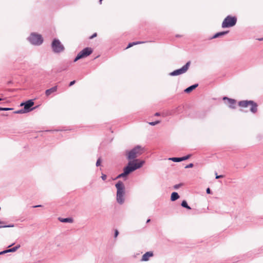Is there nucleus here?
<instances>
[{"mask_svg":"<svg viewBox=\"0 0 263 263\" xmlns=\"http://www.w3.org/2000/svg\"><path fill=\"white\" fill-rule=\"evenodd\" d=\"M42 205H36L32 206L33 208H39V207H42Z\"/></svg>","mask_w":263,"mask_h":263,"instance_id":"nucleus-40","label":"nucleus"},{"mask_svg":"<svg viewBox=\"0 0 263 263\" xmlns=\"http://www.w3.org/2000/svg\"><path fill=\"white\" fill-rule=\"evenodd\" d=\"M14 227V224H9V225H5L0 226V228H12Z\"/></svg>","mask_w":263,"mask_h":263,"instance_id":"nucleus-28","label":"nucleus"},{"mask_svg":"<svg viewBox=\"0 0 263 263\" xmlns=\"http://www.w3.org/2000/svg\"><path fill=\"white\" fill-rule=\"evenodd\" d=\"M135 161H128L127 165L123 168V173L118 175L116 179L126 178L132 172L142 167V162L137 163Z\"/></svg>","mask_w":263,"mask_h":263,"instance_id":"nucleus-2","label":"nucleus"},{"mask_svg":"<svg viewBox=\"0 0 263 263\" xmlns=\"http://www.w3.org/2000/svg\"><path fill=\"white\" fill-rule=\"evenodd\" d=\"M27 40L31 44L35 46H40L43 43L42 35L35 32L31 33L27 37Z\"/></svg>","mask_w":263,"mask_h":263,"instance_id":"nucleus-4","label":"nucleus"},{"mask_svg":"<svg viewBox=\"0 0 263 263\" xmlns=\"http://www.w3.org/2000/svg\"><path fill=\"white\" fill-rule=\"evenodd\" d=\"M14 113L17 114H22L27 113V112L25 110H24V108H23L21 109H20V110L14 111Z\"/></svg>","mask_w":263,"mask_h":263,"instance_id":"nucleus-21","label":"nucleus"},{"mask_svg":"<svg viewBox=\"0 0 263 263\" xmlns=\"http://www.w3.org/2000/svg\"><path fill=\"white\" fill-rule=\"evenodd\" d=\"M34 103L33 100L31 99L25 102H22L21 104V106H24V110L27 112H29L35 108V107H32Z\"/></svg>","mask_w":263,"mask_h":263,"instance_id":"nucleus-10","label":"nucleus"},{"mask_svg":"<svg viewBox=\"0 0 263 263\" xmlns=\"http://www.w3.org/2000/svg\"><path fill=\"white\" fill-rule=\"evenodd\" d=\"M2 100V99L0 98V101Z\"/></svg>","mask_w":263,"mask_h":263,"instance_id":"nucleus-48","label":"nucleus"},{"mask_svg":"<svg viewBox=\"0 0 263 263\" xmlns=\"http://www.w3.org/2000/svg\"><path fill=\"white\" fill-rule=\"evenodd\" d=\"M169 160L175 162H179L181 161V157H172L169 158Z\"/></svg>","mask_w":263,"mask_h":263,"instance_id":"nucleus-20","label":"nucleus"},{"mask_svg":"<svg viewBox=\"0 0 263 263\" xmlns=\"http://www.w3.org/2000/svg\"><path fill=\"white\" fill-rule=\"evenodd\" d=\"M206 192L207 194H210L211 193V190L209 187L207 188L206 190Z\"/></svg>","mask_w":263,"mask_h":263,"instance_id":"nucleus-36","label":"nucleus"},{"mask_svg":"<svg viewBox=\"0 0 263 263\" xmlns=\"http://www.w3.org/2000/svg\"><path fill=\"white\" fill-rule=\"evenodd\" d=\"M97 33H95L94 34H93L90 37V39H93V37H96L97 36Z\"/></svg>","mask_w":263,"mask_h":263,"instance_id":"nucleus-39","label":"nucleus"},{"mask_svg":"<svg viewBox=\"0 0 263 263\" xmlns=\"http://www.w3.org/2000/svg\"><path fill=\"white\" fill-rule=\"evenodd\" d=\"M182 110V108L180 106H178L172 110V112L171 113V115L175 114H179Z\"/></svg>","mask_w":263,"mask_h":263,"instance_id":"nucleus-19","label":"nucleus"},{"mask_svg":"<svg viewBox=\"0 0 263 263\" xmlns=\"http://www.w3.org/2000/svg\"><path fill=\"white\" fill-rule=\"evenodd\" d=\"M12 108H9V107H0V111H8V110H12Z\"/></svg>","mask_w":263,"mask_h":263,"instance_id":"nucleus-23","label":"nucleus"},{"mask_svg":"<svg viewBox=\"0 0 263 263\" xmlns=\"http://www.w3.org/2000/svg\"><path fill=\"white\" fill-rule=\"evenodd\" d=\"M92 49L90 47L84 48L77 54L74 58L73 62H76L80 59L87 57L92 53Z\"/></svg>","mask_w":263,"mask_h":263,"instance_id":"nucleus-8","label":"nucleus"},{"mask_svg":"<svg viewBox=\"0 0 263 263\" xmlns=\"http://www.w3.org/2000/svg\"><path fill=\"white\" fill-rule=\"evenodd\" d=\"M179 195L177 192H173L171 196V200L172 201H176L179 198Z\"/></svg>","mask_w":263,"mask_h":263,"instance_id":"nucleus-17","label":"nucleus"},{"mask_svg":"<svg viewBox=\"0 0 263 263\" xmlns=\"http://www.w3.org/2000/svg\"><path fill=\"white\" fill-rule=\"evenodd\" d=\"M236 23L237 17L236 16L228 15L224 19L221 26L223 28L232 27L235 26Z\"/></svg>","mask_w":263,"mask_h":263,"instance_id":"nucleus-7","label":"nucleus"},{"mask_svg":"<svg viewBox=\"0 0 263 263\" xmlns=\"http://www.w3.org/2000/svg\"><path fill=\"white\" fill-rule=\"evenodd\" d=\"M223 100L224 101H228V104L230 108L235 109L236 108V101L235 99L229 98L227 97H224Z\"/></svg>","mask_w":263,"mask_h":263,"instance_id":"nucleus-11","label":"nucleus"},{"mask_svg":"<svg viewBox=\"0 0 263 263\" xmlns=\"http://www.w3.org/2000/svg\"><path fill=\"white\" fill-rule=\"evenodd\" d=\"M118 235H119V232L117 230H116L115 231V234H114L115 237H117Z\"/></svg>","mask_w":263,"mask_h":263,"instance_id":"nucleus-33","label":"nucleus"},{"mask_svg":"<svg viewBox=\"0 0 263 263\" xmlns=\"http://www.w3.org/2000/svg\"><path fill=\"white\" fill-rule=\"evenodd\" d=\"M191 155L189 154L186 156L181 157V161L187 160L188 159H189L191 157Z\"/></svg>","mask_w":263,"mask_h":263,"instance_id":"nucleus-22","label":"nucleus"},{"mask_svg":"<svg viewBox=\"0 0 263 263\" xmlns=\"http://www.w3.org/2000/svg\"><path fill=\"white\" fill-rule=\"evenodd\" d=\"M6 253H7L6 250L0 252V255H3V254H6Z\"/></svg>","mask_w":263,"mask_h":263,"instance_id":"nucleus-37","label":"nucleus"},{"mask_svg":"<svg viewBox=\"0 0 263 263\" xmlns=\"http://www.w3.org/2000/svg\"><path fill=\"white\" fill-rule=\"evenodd\" d=\"M160 115V114L159 112H156L155 114V116H159Z\"/></svg>","mask_w":263,"mask_h":263,"instance_id":"nucleus-42","label":"nucleus"},{"mask_svg":"<svg viewBox=\"0 0 263 263\" xmlns=\"http://www.w3.org/2000/svg\"><path fill=\"white\" fill-rule=\"evenodd\" d=\"M215 175H216V179H219V178H222L223 177V176L222 175H218L217 173L216 172L215 173Z\"/></svg>","mask_w":263,"mask_h":263,"instance_id":"nucleus-30","label":"nucleus"},{"mask_svg":"<svg viewBox=\"0 0 263 263\" xmlns=\"http://www.w3.org/2000/svg\"><path fill=\"white\" fill-rule=\"evenodd\" d=\"M190 64H191V62L190 61L187 62L181 68L174 70L173 71L170 72L169 73V75L171 76H179V75L185 73L189 69Z\"/></svg>","mask_w":263,"mask_h":263,"instance_id":"nucleus-9","label":"nucleus"},{"mask_svg":"<svg viewBox=\"0 0 263 263\" xmlns=\"http://www.w3.org/2000/svg\"><path fill=\"white\" fill-rule=\"evenodd\" d=\"M143 43H144V42H132V44L133 45H138V44Z\"/></svg>","mask_w":263,"mask_h":263,"instance_id":"nucleus-32","label":"nucleus"},{"mask_svg":"<svg viewBox=\"0 0 263 263\" xmlns=\"http://www.w3.org/2000/svg\"><path fill=\"white\" fill-rule=\"evenodd\" d=\"M150 221H151V219H148L147 220V221H146V223H148V222H150Z\"/></svg>","mask_w":263,"mask_h":263,"instance_id":"nucleus-43","label":"nucleus"},{"mask_svg":"<svg viewBox=\"0 0 263 263\" xmlns=\"http://www.w3.org/2000/svg\"><path fill=\"white\" fill-rule=\"evenodd\" d=\"M143 152V148L140 145H137L132 149L126 151L125 152V156L126 159L129 161H135V163H137L142 162L143 165L145 163V161L144 160H140L138 159H136L142 154Z\"/></svg>","mask_w":263,"mask_h":263,"instance_id":"nucleus-1","label":"nucleus"},{"mask_svg":"<svg viewBox=\"0 0 263 263\" xmlns=\"http://www.w3.org/2000/svg\"><path fill=\"white\" fill-rule=\"evenodd\" d=\"M181 205L184 208H186L188 210H191V208L188 205L186 200H184L182 201L181 203Z\"/></svg>","mask_w":263,"mask_h":263,"instance_id":"nucleus-18","label":"nucleus"},{"mask_svg":"<svg viewBox=\"0 0 263 263\" xmlns=\"http://www.w3.org/2000/svg\"><path fill=\"white\" fill-rule=\"evenodd\" d=\"M58 87L57 86H55L52 87L50 89H48L45 91V95L47 97L49 96L52 93L56 92L57 91Z\"/></svg>","mask_w":263,"mask_h":263,"instance_id":"nucleus-13","label":"nucleus"},{"mask_svg":"<svg viewBox=\"0 0 263 263\" xmlns=\"http://www.w3.org/2000/svg\"><path fill=\"white\" fill-rule=\"evenodd\" d=\"M229 32V31H223L221 32H219L216 33H215L211 39H216L217 37H221L222 36H223L226 34H227Z\"/></svg>","mask_w":263,"mask_h":263,"instance_id":"nucleus-14","label":"nucleus"},{"mask_svg":"<svg viewBox=\"0 0 263 263\" xmlns=\"http://www.w3.org/2000/svg\"><path fill=\"white\" fill-rule=\"evenodd\" d=\"M3 223V221H2L0 220V224L1 223Z\"/></svg>","mask_w":263,"mask_h":263,"instance_id":"nucleus-47","label":"nucleus"},{"mask_svg":"<svg viewBox=\"0 0 263 263\" xmlns=\"http://www.w3.org/2000/svg\"><path fill=\"white\" fill-rule=\"evenodd\" d=\"M160 123V121L157 120L155 122H149L148 124L154 126Z\"/></svg>","mask_w":263,"mask_h":263,"instance_id":"nucleus-24","label":"nucleus"},{"mask_svg":"<svg viewBox=\"0 0 263 263\" xmlns=\"http://www.w3.org/2000/svg\"><path fill=\"white\" fill-rule=\"evenodd\" d=\"M117 189V201L120 204L124 202L125 186L121 181H119L116 184Z\"/></svg>","mask_w":263,"mask_h":263,"instance_id":"nucleus-3","label":"nucleus"},{"mask_svg":"<svg viewBox=\"0 0 263 263\" xmlns=\"http://www.w3.org/2000/svg\"><path fill=\"white\" fill-rule=\"evenodd\" d=\"M198 84H197H197H195L194 85H192L188 87L186 89H185L184 91L185 93H190L191 91H192L194 89L198 87Z\"/></svg>","mask_w":263,"mask_h":263,"instance_id":"nucleus-15","label":"nucleus"},{"mask_svg":"<svg viewBox=\"0 0 263 263\" xmlns=\"http://www.w3.org/2000/svg\"><path fill=\"white\" fill-rule=\"evenodd\" d=\"M102 1H103V0H99V4H102Z\"/></svg>","mask_w":263,"mask_h":263,"instance_id":"nucleus-45","label":"nucleus"},{"mask_svg":"<svg viewBox=\"0 0 263 263\" xmlns=\"http://www.w3.org/2000/svg\"><path fill=\"white\" fill-rule=\"evenodd\" d=\"M6 251L7 252V253H10V252H13L11 249H7L6 250Z\"/></svg>","mask_w":263,"mask_h":263,"instance_id":"nucleus-41","label":"nucleus"},{"mask_svg":"<svg viewBox=\"0 0 263 263\" xmlns=\"http://www.w3.org/2000/svg\"><path fill=\"white\" fill-rule=\"evenodd\" d=\"M67 69V67H62L60 69V71H65V70H66Z\"/></svg>","mask_w":263,"mask_h":263,"instance_id":"nucleus-35","label":"nucleus"},{"mask_svg":"<svg viewBox=\"0 0 263 263\" xmlns=\"http://www.w3.org/2000/svg\"><path fill=\"white\" fill-rule=\"evenodd\" d=\"M58 219L60 222H63V223H67V222L72 223L73 222V219L72 218H70V217L65 218L59 217L58 218Z\"/></svg>","mask_w":263,"mask_h":263,"instance_id":"nucleus-16","label":"nucleus"},{"mask_svg":"<svg viewBox=\"0 0 263 263\" xmlns=\"http://www.w3.org/2000/svg\"><path fill=\"white\" fill-rule=\"evenodd\" d=\"M107 176L105 174H102L101 178L103 180H105L106 179Z\"/></svg>","mask_w":263,"mask_h":263,"instance_id":"nucleus-31","label":"nucleus"},{"mask_svg":"<svg viewBox=\"0 0 263 263\" xmlns=\"http://www.w3.org/2000/svg\"><path fill=\"white\" fill-rule=\"evenodd\" d=\"M21 246L20 245H17V246H15L13 248H11L12 251L14 252H15L17 249H18L20 248Z\"/></svg>","mask_w":263,"mask_h":263,"instance_id":"nucleus-27","label":"nucleus"},{"mask_svg":"<svg viewBox=\"0 0 263 263\" xmlns=\"http://www.w3.org/2000/svg\"><path fill=\"white\" fill-rule=\"evenodd\" d=\"M238 105L241 107H247L251 105L250 111L255 114L257 111V104L252 100H242L238 102Z\"/></svg>","mask_w":263,"mask_h":263,"instance_id":"nucleus-5","label":"nucleus"},{"mask_svg":"<svg viewBox=\"0 0 263 263\" xmlns=\"http://www.w3.org/2000/svg\"><path fill=\"white\" fill-rule=\"evenodd\" d=\"M133 46V45L132 44V43H130L128 44L126 48H130L132 47V46Z\"/></svg>","mask_w":263,"mask_h":263,"instance_id":"nucleus-38","label":"nucleus"},{"mask_svg":"<svg viewBox=\"0 0 263 263\" xmlns=\"http://www.w3.org/2000/svg\"><path fill=\"white\" fill-rule=\"evenodd\" d=\"M101 162H102V160H101V158L100 157L97 160L96 164V166H100Z\"/></svg>","mask_w":263,"mask_h":263,"instance_id":"nucleus-25","label":"nucleus"},{"mask_svg":"<svg viewBox=\"0 0 263 263\" xmlns=\"http://www.w3.org/2000/svg\"><path fill=\"white\" fill-rule=\"evenodd\" d=\"M13 245H14V243H12L11 245H9L8 246V247H10L12 246Z\"/></svg>","mask_w":263,"mask_h":263,"instance_id":"nucleus-46","label":"nucleus"},{"mask_svg":"<svg viewBox=\"0 0 263 263\" xmlns=\"http://www.w3.org/2000/svg\"><path fill=\"white\" fill-rule=\"evenodd\" d=\"M193 166H194L193 163H190V164H189L188 165H186V166H185V168H192V167H193Z\"/></svg>","mask_w":263,"mask_h":263,"instance_id":"nucleus-29","label":"nucleus"},{"mask_svg":"<svg viewBox=\"0 0 263 263\" xmlns=\"http://www.w3.org/2000/svg\"><path fill=\"white\" fill-rule=\"evenodd\" d=\"M257 40H259V41H263V37L260 38V39H258Z\"/></svg>","mask_w":263,"mask_h":263,"instance_id":"nucleus-44","label":"nucleus"},{"mask_svg":"<svg viewBox=\"0 0 263 263\" xmlns=\"http://www.w3.org/2000/svg\"><path fill=\"white\" fill-rule=\"evenodd\" d=\"M183 185V183H181L179 184H175L173 187L175 190L178 189L180 187L182 186Z\"/></svg>","mask_w":263,"mask_h":263,"instance_id":"nucleus-26","label":"nucleus"},{"mask_svg":"<svg viewBox=\"0 0 263 263\" xmlns=\"http://www.w3.org/2000/svg\"><path fill=\"white\" fill-rule=\"evenodd\" d=\"M51 47L52 51L54 53H60L63 52L65 50L64 45L61 43L59 39H54L53 40Z\"/></svg>","mask_w":263,"mask_h":263,"instance_id":"nucleus-6","label":"nucleus"},{"mask_svg":"<svg viewBox=\"0 0 263 263\" xmlns=\"http://www.w3.org/2000/svg\"><path fill=\"white\" fill-rule=\"evenodd\" d=\"M153 253L152 252L149 251L146 252L142 256V257L141 259L142 261H146L149 260L150 257H152L153 256Z\"/></svg>","mask_w":263,"mask_h":263,"instance_id":"nucleus-12","label":"nucleus"},{"mask_svg":"<svg viewBox=\"0 0 263 263\" xmlns=\"http://www.w3.org/2000/svg\"><path fill=\"white\" fill-rule=\"evenodd\" d=\"M76 83V81L75 80H73L72 81H71L69 84V86H72L73 85H74Z\"/></svg>","mask_w":263,"mask_h":263,"instance_id":"nucleus-34","label":"nucleus"}]
</instances>
